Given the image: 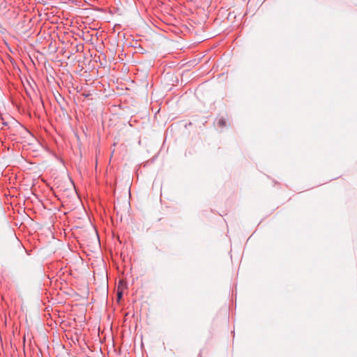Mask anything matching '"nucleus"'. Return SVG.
I'll return each mask as SVG.
<instances>
[{
	"mask_svg": "<svg viewBox=\"0 0 357 357\" xmlns=\"http://www.w3.org/2000/svg\"><path fill=\"white\" fill-rule=\"evenodd\" d=\"M93 234L91 232V240L93 241V243L95 246L98 248L100 246V241L99 238V236L97 231V229L95 227L93 226Z\"/></svg>",
	"mask_w": 357,
	"mask_h": 357,
	"instance_id": "1",
	"label": "nucleus"
},
{
	"mask_svg": "<svg viewBox=\"0 0 357 357\" xmlns=\"http://www.w3.org/2000/svg\"><path fill=\"white\" fill-rule=\"evenodd\" d=\"M102 290L104 295L106 294V284L105 280L104 275H102Z\"/></svg>",
	"mask_w": 357,
	"mask_h": 357,
	"instance_id": "2",
	"label": "nucleus"
},
{
	"mask_svg": "<svg viewBox=\"0 0 357 357\" xmlns=\"http://www.w3.org/2000/svg\"><path fill=\"white\" fill-rule=\"evenodd\" d=\"M94 37H96V38H98V32L97 31H96L95 35L91 34V41L93 40Z\"/></svg>",
	"mask_w": 357,
	"mask_h": 357,
	"instance_id": "3",
	"label": "nucleus"
},
{
	"mask_svg": "<svg viewBox=\"0 0 357 357\" xmlns=\"http://www.w3.org/2000/svg\"><path fill=\"white\" fill-rule=\"evenodd\" d=\"M121 295H122V294L121 292H118L117 296H118L119 299H120L121 298Z\"/></svg>",
	"mask_w": 357,
	"mask_h": 357,
	"instance_id": "4",
	"label": "nucleus"
}]
</instances>
